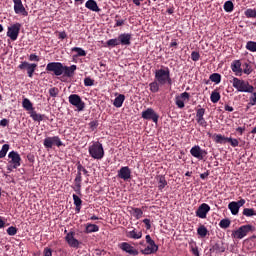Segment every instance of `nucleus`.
<instances>
[{
    "label": "nucleus",
    "mask_w": 256,
    "mask_h": 256,
    "mask_svg": "<svg viewBox=\"0 0 256 256\" xmlns=\"http://www.w3.org/2000/svg\"><path fill=\"white\" fill-rule=\"evenodd\" d=\"M251 97H250V106H255L256 105V92H251Z\"/></svg>",
    "instance_id": "6e6d98bb"
},
{
    "label": "nucleus",
    "mask_w": 256,
    "mask_h": 256,
    "mask_svg": "<svg viewBox=\"0 0 256 256\" xmlns=\"http://www.w3.org/2000/svg\"><path fill=\"white\" fill-rule=\"evenodd\" d=\"M77 66L75 64L71 66H64L63 65V74L64 76L71 78L74 75V72L76 71Z\"/></svg>",
    "instance_id": "412c9836"
},
{
    "label": "nucleus",
    "mask_w": 256,
    "mask_h": 256,
    "mask_svg": "<svg viewBox=\"0 0 256 256\" xmlns=\"http://www.w3.org/2000/svg\"><path fill=\"white\" fill-rule=\"evenodd\" d=\"M12 2L14 4L15 14L17 15L21 14L24 17L28 16V12L25 10L22 0H12Z\"/></svg>",
    "instance_id": "ddd939ff"
},
{
    "label": "nucleus",
    "mask_w": 256,
    "mask_h": 256,
    "mask_svg": "<svg viewBox=\"0 0 256 256\" xmlns=\"http://www.w3.org/2000/svg\"><path fill=\"white\" fill-rule=\"evenodd\" d=\"M74 182H75V186L73 189L78 195H80L81 194V182H82L81 172H77Z\"/></svg>",
    "instance_id": "4be33fe9"
},
{
    "label": "nucleus",
    "mask_w": 256,
    "mask_h": 256,
    "mask_svg": "<svg viewBox=\"0 0 256 256\" xmlns=\"http://www.w3.org/2000/svg\"><path fill=\"white\" fill-rule=\"evenodd\" d=\"M21 29V24L20 23H14L11 26L8 27L7 31V37L11 39V41H16Z\"/></svg>",
    "instance_id": "1a4fd4ad"
},
{
    "label": "nucleus",
    "mask_w": 256,
    "mask_h": 256,
    "mask_svg": "<svg viewBox=\"0 0 256 256\" xmlns=\"http://www.w3.org/2000/svg\"><path fill=\"white\" fill-rule=\"evenodd\" d=\"M176 105L179 109H183L185 107L184 100H182L179 96H176Z\"/></svg>",
    "instance_id": "603ef678"
},
{
    "label": "nucleus",
    "mask_w": 256,
    "mask_h": 256,
    "mask_svg": "<svg viewBox=\"0 0 256 256\" xmlns=\"http://www.w3.org/2000/svg\"><path fill=\"white\" fill-rule=\"evenodd\" d=\"M254 231H255V227H253L252 225H244L240 227L237 231L233 232L232 235L234 238L241 240L244 237H246L249 232H254Z\"/></svg>",
    "instance_id": "423d86ee"
},
{
    "label": "nucleus",
    "mask_w": 256,
    "mask_h": 256,
    "mask_svg": "<svg viewBox=\"0 0 256 256\" xmlns=\"http://www.w3.org/2000/svg\"><path fill=\"white\" fill-rule=\"evenodd\" d=\"M46 71L54 73L55 76H61L63 75V64L61 62H49Z\"/></svg>",
    "instance_id": "0eeeda50"
},
{
    "label": "nucleus",
    "mask_w": 256,
    "mask_h": 256,
    "mask_svg": "<svg viewBox=\"0 0 256 256\" xmlns=\"http://www.w3.org/2000/svg\"><path fill=\"white\" fill-rule=\"evenodd\" d=\"M155 79L162 86L166 84L172 85L169 68L156 70Z\"/></svg>",
    "instance_id": "7ed1b4c3"
},
{
    "label": "nucleus",
    "mask_w": 256,
    "mask_h": 256,
    "mask_svg": "<svg viewBox=\"0 0 256 256\" xmlns=\"http://www.w3.org/2000/svg\"><path fill=\"white\" fill-rule=\"evenodd\" d=\"M131 38L132 35L130 33H122L118 36L119 44L122 46H130Z\"/></svg>",
    "instance_id": "aec40b11"
},
{
    "label": "nucleus",
    "mask_w": 256,
    "mask_h": 256,
    "mask_svg": "<svg viewBox=\"0 0 256 256\" xmlns=\"http://www.w3.org/2000/svg\"><path fill=\"white\" fill-rule=\"evenodd\" d=\"M39 60H40V58H39L38 55H36L35 53L30 54L29 61H31V62H39Z\"/></svg>",
    "instance_id": "052dcab7"
},
{
    "label": "nucleus",
    "mask_w": 256,
    "mask_h": 256,
    "mask_svg": "<svg viewBox=\"0 0 256 256\" xmlns=\"http://www.w3.org/2000/svg\"><path fill=\"white\" fill-rule=\"evenodd\" d=\"M124 101H125V95H124V94H119V95L115 98V100H114V102H113V105H114V107H116V108H121L122 105H123V103H124Z\"/></svg>",
    "instance_id": "a878e982"
},
{
    "label": "nucleus",
    "mask_w": 256,
    "mask_h": 256,
    "mask_svg": "<svg viewBox=\"0 0 256 256\" xmlns=\"http://www.w3.org/2000/svg\"><path fill=\"white\" fill-rule=\"evenodd\" d=\"M37 64L36 63H29L27 61H23L21 62V64H19L18 68L20 70H27V74L29 78L33 77L34 71L36 70Z\"/></svg>",
    "instance_id": "9b49d317"
},
{
    "label": "nucleus",
    "mask_w": 256,
    "mask_h": 256,
    "mask_svg": "<svg viewBox=\"0 0 256 256\" xmlns=\"http://www.w3.org/2000/svg\"><path fill=\"white\" fill-rule=\"evenodd\" d=\"M231 225V220H229V218H224L223 220H221V222L219 223V226L222 229H227L229 228Z\"/></svg>",
    "instance_id": "ea45409f"
},
{
    "label": "nucleus",
    "mask_w": 256,
    "mask_h": 256,
    "mask_svg": "<svg viewBox=\"0 0 256 256\" xmlns=\"http://www.w3.org/2000/svg\"><path fill=\"white\" fill-rule=\"evenodd\" d=\"M143 223L146 225L147 230L151 229V222H150L149 218H145L143 220Z\"/></svg>",
    "instance_id": "0e129e2a"
},
{
    "label": "nucleus",
    "mask_w": 256,
    "mask_h": 256,
    "mask_svg": "<svg viewBox=\"0 0 256 256\" xmlns=\"http://www.w3.org/2000/svg\"><path fill=\"white\" fill-rule=\"evenodd\" d=\"M65 241L71 248H75V249H78L81 244L77 239H75L74 232H69L65 237Z\"/></svg>",
    "instance_id": "4468645a"
},
{
    "label": "nucleus",
    "mask_w": 256,
    "mask_h": 256,
    "mask_svg": "<svg viewBox=\"0 0 256 256\" xmlns=\"http://www.w3.org/2000/svg\"><path fill=\"white\" fill-rule=\"evenodd\" d=\"M8 166L7 170L12 171L13 169H17L21 165V158L17 151H10L8 154Z\"/></svg>",
    "instance_id": "20e7f679"
},
{
    "label": "nucleus",
    "mask_w": 256,
    "mask_h": 256,
    "mask_svg": "<svg viewBox=\"0 0 256 256\" xmlns=\"http://www.w3.org/2000/svg\"><path fill=\"white\" fill-rule=\"evenodd\" d=\"M9 150V144H3L0 150V159H3Z\"/></svg>",
    "instance_id": "c03bdc74"
},
{
    "label": "nucleus",
    "mask_w": 256,
    "mask_h": 256,
    "mask_svg": "<svg viewBox=\"0 0 256 256\" xmlns=\"http://www.w3.org/2000/svg\"><path fill=\"white\" fill-rule=\"evenodd\" d=\"M85 7L92 12L99 13L101 11V9L98 7L97 2L95 0H88L85 3Z\"/></svg>",
    "instance_id": "5701e85b"
},
{
    "label": "nucleus",
    "mask_w": 256,
    "mask_h": 256,
    "mask_svg": "<svg viewBox=\"0 0 256 256\" xmlns=\"http://www.w3.org/2000/svg\"><path fill=\"white\" fill-rule=\"evenodd\" d=\"M71 51L77 53L76 57H85L86 56V51L81 47H73L71 49Z\"/></svg>",
    "instance_id": "72a5a7b5"
},
{
    "label": "nucleus",
    "mask_w": 256,
    "mask_h": 256,
    "mask_svg": "<svg viewBox=\"0 0 256 256\" xmlns=\"http://www.w3.org/2000/svg\"><path fill=\"white\" fill-rule=\"evenodd\" d=\"M7 234H8L9 236H14V235L17 234V229H16L15 227H9V228L7 229Z\"/></svg>",
    "instance_id": "bf43d9fd"
},
{
    "label": "nucleus",
    "mask_w": 256,
    "mask_h": 256,
    "mask_svg": "<svg viewBox=\"0 0 256 256\" xmlns=\"http://www.w3.org/2000/svg\"><path fill=\"white\" fill-rule=\"evenodd\" d=\"M210 80L216 84L221 82V75L219 73H213L210 75Z\"/></svg>",
    "instance_id": "79ce46f5"
},
{
    "label": "nucleus",
    "mask_w": 256,
    "mask_h": 256,
    "mask_svg": "<svg viewBox=\"0 0 256 256\" xmlns=\"http://www.w3.org/2000/svg\"><path fill=\"white\" fill-rule=\"evenodd\" d=\"M228 143L231 144L232 147H238L239 146V141L237 138H232V137H228Z\"/></svg>",
    "instance_id": "09e8293b"
},
{
    "label": "nucleus",
    "mask_w": 256,
    "mask_h": 256,
    "mask_svg": "<svg viewBox=\"0 0 256 256\" xmlns=\"http://www.w3.org/2000/svg\"><path fill=\"white\" fill-rule=\"evenodd\" d=\"M243 67H244L243 69L244 74L250 75L253 72V69L249 63H245Z\"/></svg>",
    "instance_id": "49530a36"
},
{
    "label": "nucleus",
    "mask_w": 256,
    "mask_h": 256,
    "mask_svg": "<svg viewBox=\"0 0 256 256\" xmlns=\"http://www.w3.org/2000/svg\"><path fill=\"white\" fill-rule=\"evenodd\" d=\"M191 252L194 256H200V253H199V249L198 247L195 245H191Z\"/></svg>",
    "instance_id": "13d9d810"
},
{
    "label": "nucleus",
    "mask_w": 256,
    "mask_h": 256,
    "mask_svg": "<svg viewBox=\"0 0 256 256\" xmlns=\"http://www.w3.org/2000/svg\"><path fill=\"white\" fill-rule=\"evenodd\" d=\"M124 24H125V20L124 19H116L115 27H121Z\"/></svg>",
    "instance_id": "e2e57ef3"
},
{
    "label": "nucleus",
    "mask_w": 256,
    "mask_h": 256,
    "mask_svg": "<svg viewBox=\"0 0 256 256\" xmlns=\"http://www.w3.org/2000/svg\"><path fill=\"white\" fill-rule=\"evenodd\" d=\"M142 118L144 120H152L154 123H158L159 115L154 111L153 108H147L142 111Z\"/></svg>",
    "instance_id": "f8f14e48"
},
{
    "label": "nucleus",
    "mask_w": 256,
    "mask_h": 256,
    "mask_svg": "<svg viewBox=\"0 0 256 256\" xmlns=\"http://www.w3.org/2000/svg\"><path fill=\"white\" fill-rule=\"evenodd\" d=\"M246 49L252 53L256 52V41H248L246 44Z\"/></svg>",
    "instance_id": "e433bc0d"
},
{
    "label": "nucleus",
    "mask_w": 256,
    "mask_h": 256,
    "mask_svg": "<svg viewBox=\"0 0 256 256\" xmlns=\"http://www.w3.org/2000/svg\"><path fill=\"white\" fill-rule=\"evenodd\" d=\"M178 97L185 101L190 99V94L188 92H183Z\"/></svg>",
    "instance_id": "680f3d73"
},
{
    "label": "nucleus",
    "mask_w": 256,
    "mask_h": 256,
    "mask_svg": "<svg viewBox=\"0 0 256 256\" xmlns=\"http://www.w3.org/2000/svg\"><path fill=\"white\" fill-rule=\"evenodd\" d=\"M88 151L91 158L95 160H101L105 155L103 145L99 141H93L92 144L89 146Z\"/></svg>",
    "instance_id": "f257e3e1"
},
{
    "label": "nucleus",
    "mask_w": 256,
    "mask_h": 256,
    "mask_svg": "<svg viewBox=\"0 0 256 256\" xmlns=\"http://www.w3.org/2000/svg\"><path fill=\"white\" fill-rule=\"evenodd\" d=\"M146 242L149 245H156L155 242L151 239L150 235L146 236Z\"/></svg>",
    "instance_id": "338daca9"
},
{
    "label": "nucleus",
    "mask_w": 256,
    "mask_h": 256,
    "mask_svg": "<svg viewBox=\"0 0 256 256\" xmlns=\"http://www.w3.org/2000/svg\"><path fill=\"white\" fill-rule=\"evenodd\" d=\"M69 103L77 108L78 112H82L85 108V102L81 99L78 94H71L68 97Z\"/></svg>",
    "instance_id": "39448f33"
},
{
    "label": "nucleus",
    "mask_w": 256,
    "mask_h": 256,
    "mask_svg": "<svg viewBox=\"0 0 256 256\" xmlns=\"http://www.w3.org/2000/svg\"><path fill=\"white\" fill-rule=\"evenodd\" d=\"M241 67H242V62L239 59L238 60H234L231 63V69L235 73L236 76H242L243 69Z\"/></svg>",
    "instance_id": "6ab92c4d"
},
{
    "label": "nucleus",
    "mask_w": 256,
    "mask_h": 256,
    "mask_svg": "<svg viewBox=\"0 0 256 256\" xmlns=\"http://www.w3.org/2000/svg\"><path fill=\"white\" fill-rule=\"evenodd\" d=\"M99 231V227L97 225L94 224H88L86 226V233L90 234V233H95Z\"/></svg>",
    "instance_id": "4c0bfd02"
},
{
    "label": "nucleus",
    "mask_w": 256,
    "mask_h": 256,
    "mask_svg": "<svg viewBox=\"0 0 256 256\" xmlns=\"http://www.w3.org/2000/svg\"><path fill=\"white\" fill-rule=\"evenodd\" d=\"M210 99H211V102H212V103L216 104V103H218V102L220 101L221 95H220V93H219L217 90H214V91L211 93Z\"/></svg>",
    "instance_id": "473e14b6"
},
{
    "label": "nucleus",
    "mask_w": 256,
    "mask_h": 256,
    "mask_svg": "<svg viewBox=\"0 0 256 256\" xmlns=\"http://www.w3.org/2000/svg\"><path fill=\"white\" fill-rule=\"evenodd\" d=\"M126 236L130 239L138 240L142 238V232H136L134 229L133 231L127 232Z\"/></svg>",
    "instance_id": "cd10ccee"
},
{
    "label": "nucleus",
    "mask_w": 256,
    "mask_h": 256,
    "mask_svg": "<svg viewBox=\"0 0 256 256\" xmlns=\"http://www.w3.org/2000/svg\"><path fill=\"white\" fill-rule=\"evenodd\" d=\"M233 87L241 93H253L255 88L248 81L239 79L237 77L233 78Z\"/></svg>",
    "instance_id": "f03ea898"
},
{
    "label": "nucleus",
    "mask_w": 256,
    "mask_h": 256,
    "mask_svg": "<svg viewBox=\"0 0 256 256\" xmlns=\"http://www.w3.org/2000/svg\"><path fill=\"white\" fill-rule=\"evenodd\" d=\"M120 45V42H119V38H113V39H109L107 41V46L108 47H116V46H119Z\"/></svg>",
    "instance_id": "37998d69"
},
{
    "label": "nucleus",
    "mask_w": 256,
    "mask_h": 256,
    "mask_svg": "<svg viewBox=\"0 0 256 256\" xmlns=\"http://www.w3.org/2000/svg\"><path fill=\"white\" fill-rule=\"evenodd\" d=\"M228 208H229V210L231 211V213L233 215H238L240 208H239V206L237 205L236 202H230Z\"/></svg>",
    "instance_id": "2f4dec72"
},
{
    "label": "nucleus",
    "mask_w": 256,
    "mask_h": 256,
    "mask_svg": "<svg viewBox=\"0 0 256 256\" xmlns=\"http://www.w3.org/2000/svg\"><path fill=\"white\" fill-rule=\"evenodd\" d=\"M229 137H226L222 134H214V141L217 144H225L228 142Z\"/></svg>",
    "instance_id": "bb28decb"
},
{
    "label": "nucleus",
    "mask_w": 256,
    "mask_h": 256,
    "mask_svg": "<svg viewBox=\"0 0 256 256\" xmlns=\"http://www.w3.org/2000/svg\"><path fill=\"white\" fill-rule=\"evenodd\" d=\"M117 177L124 181L130 180L131 179V170H130L129 166H122V168H120V170H118Z\"/></svg>",
    "instance_id": "2eb2a0df"
},
{
    "label": "nucleus",
    "mask_w": 256,
    "mask_h": 256,
    "mask_svg": "<svg viewBox=\"0 0 256 256\" xmlns=\"http://www.w3.org/2000/svg\"><path fill=\"white\" fill-rule=\"evenodd\" d=\"M197 233L201 238H205L208 234V230L204 225H202L198 228Z\"/></svg>",
    "instance_id": "58836bf2"
},
{
    "label": "nucleus",
    "mask_w": 256,
    "mask_h": 256,
    "mask_svg": "<svg viewBox=\"0 0 256 256\" xmlns=\"http://www.w3.org/2000/svg\"><path fill=\"white\" fill-rule=\"evenodd\" d=\"M159 247L156 244L149 245L144 250H141V253L144 255L155 254L158 251Z\"/></svg>",
    "instance_id": "393cba45"
},
{
    "label": "nucleus",
    "mask_w": 256,
    "mask_h": 256,
    "mask_svg": "<svg viewBox=\"0 0 256 256\" xmlns=\"http://www.w3.org/2000/svg\"><path fill=\"white\" fill-rule=\"evenodd\" d=\"M49 94H50V97L56 98L57 95L59 94V89L57 87H52L49 89Z\"/></svg>",
    "instance_id": "de8ad7c7"
},
{
    "label": "nucleus",
    "mask_w": 256,
    "mask_h": 256,
    "mask_svg": "<svg viewBox=\"0 0 256 256\" xmlns=\"http://www.w3.org/2000/svg\"><path fill=\"white\" fill-rule=\"evenodd\" d=\"M44 256H52V250L50 248H45Z\"/></svg>",
    "instance_id": "774afa93"
},
{
    "label": "nucleus",
    "mask_w": 256,
    "mask_h": 256,
    "mask_svg": "<svg viewBox=\"0 0 256 256\" xmlns=\"http://www.w3.org/2000/svg\"><path fill=\"white\" fill-rule=\"evenodd\" d=\"M133 211H134V216H135L137 219L142 218L143 211L141 210V208H133Z\"/></svg>",
    "instance_id": "8fccbe9b"
},
{
    "label": "nucleus",
    "mask_w": 256,
    "mask_h": 256,
    "mask_svg": "<svg viewBox=\"0 0 256 256\" xmlns=\"http://www.w3.org/2000/svg\"><path fill=\"white\" fill-rule=\"evenodd\" d=\"M226 250L224 244L222 242H218L215 245H213L210 249L211 253L221 254L224 253Z\"/></svg>",
    "instance_id": "b1692460"
},
{
    "label": "nucleus",
    "mask_w": 256,
    "mask_h": 256,
    "mask_svg": "<svg viewBox=\"0 0 256 256\" xmlns=\"http://www.w3.org/2000/svg\"><path fill=\"white\" fill-rule=\"evenodd\" d=\"M210 210L211 208L209 204H201V206H199L198 210L196 211V216L201 219H206L207 214L210 212Z\"/></svg>",
    "instance_id": "dca6fc26"
},
{
    "label": "nucleus",
    "mask_w": 256,
    "mask_h": 256,
    "mask_svg": "<svg viewBox=\"0 0 256 256\" xmlns=\"http://www.w3.org/2000/svg\"><path fill=\"white\" fill-rule=\"evenodd\" d=\"M224 10H225V12H227V13L233 12V10H234V4H233V2H232L231 0H228V1L225 2V4H224Z\"/></svg>",
    "instance_id": "f704fd0d"
},
{
    "label": "nucleus",
    "mask_w": 256,
    "mask_h": 256,
    "mask_svg": "<svg viewBox=\"0 0 256 256\" xmlns=\"http://www.w3.org/2000/svg\"><path fill=\"white\" fill-rule=\"evenodd\" d=\"M30 117L35 122H41V121H43L44 115L37 113L35 110H32V111H30Z\"/></svg>",
    "instance_id": "c756f323"
},
{
    "label": "nucleus",
    "mask_w": 256,
    "mask_h": 256,
    "mask_svg": "<svg viewBox=\"0 0 256 256\" xmlns=\"http://www.w3.org/2000/svg\"><path fill=\"white\" fill-rule=\"evenodd\" d=\"M246 16L248 18H256V10L255 9H247Z\"/></svg>",
    "instance_id": "3c124183"
},
{
    "label": "nucleus",
    "mask_w": 256,
    "mask_h": 256,
    "mask_svg": "<svg viewBox=\"0 0 256 256\" xmlns=\"http://www.w3.org/2000/svg\"><path fill=\"white\" fill-rule=\"evenodd\" d=\"M84 85L86 87H92V86H94V80L92 78H90V77H86L84 79Z\"/></svg>",
    "instance_id": "864d4df0"
},
{
    "label": "nucleus",
    "mask_w": 256,
    "mask_h": 256,
    "mask_svg": "<svg viewBox=\"0 0 256 256\" xmlns=\"http://www.w3.org/2000/svg\"><path fill=\"white\" fill-rule=\"evenodd\" d=\"M158 181H159L158 188H159V190L162 191L165 188V186L167 185V181L165 180L164 176H158Z\"/></svg>",
    "instance_id": "a19ab883"
},
{
    "label": "nucleus",
    "mask_w": 256,
    "mask_h": 256,
    "mask_svg": "<svg viewBox=\"0 0 256 256\" xmlns=\"http://www.w3.org/2000/svg\"><path fill=\"white\" fill-rule=\"evenodd\" d=\"M238 208L240 209L241 207H243L246 203V200H244V198H242L241 200H238L237 202Z\"/></svg>",
    "instance_id": "69168bd1"
},
{
    "label": "nucleus",
    "mask_w": 256,
    "mask_h": 256,
    "mask_svg": "<svg viewBox=\"0 0 256 256\" xmlns=\"http://www.w3.org/2000/svg\"><path fill=\"white\" fill-rule=\"evenodd\" d=\"M190 154L199 161H202L207 156L208 152L207 150L202 149L200 145H195L191 148Z\"/></svg>",
    "instance_id": "9d476101"
},
{
    "label": "nucleus",
    "mask_w": 256,
    "mask_h": 256,
    "mask_svg": "<svg viewBox=\"0 0 256 256\" xmlns=\"http://www.w3.org/2000/svg\"><path fill=\"white\" fill-rule=\"evenodd\" d=\"M43 145L45 148L51 149L54 145H56L57 147H61L63 146V143L59 138V136H52V137L49 136L44 139Z\"/></svg>",
    "instance_id": "6e6552de"
},
{
    "label": "nucleus",
    "mask_w": 256,
    "mask_h": 256,
    "mask_svg": "<svg viewBox=\"0 0 256 256\" xmlns=\"http://www.w3.org/2000/svg\"><path fill=\"white\" fill-rule=\"evenodd\" d=\"M243 215L246 217L256 216V210L254 208H244Z\"/></svg>",
    "instance_id": "c9c22d12"
},
{
    "label": "nucleus",
    "mask_w": 256,
    "mask_h": 256,
    "mask_svg": "<svg viewBox=\"0 0 256 256\" xmlns=\"http://www.w3.org/2000/svg\"><path fill=\"white\" fill-rule=\"evenodd\" d=\"M74 205L76 206V211L79 213L82 205V200L77 196V194H73Z\"/></svg>",
    "instance_id": "7c9ffc66"
},
{
    "label": "nucleus",
    "mask_w": 256,
    "mask_h": 256,
    "mask_svg": "<svg viewBox=\"0 0 256 256\" xmlns=\"http://www.w3.org/2000/svg\"><path fill=\"white\" fill-rule=\"evenodd\" d=\"M205 108H199L196 113V121L201 126L206 128L208 126L207 121L204 118Z\"/></svg>",
    "instance_id": "f3484780"
},
{
    "label": "nucleus",
    "mask_w": 256,
    "mask_h": 256,
    "mask_svg": "<svg viewBox=\"0 0 256 256\" xmlns=\"http://www.w3.org/2000/svg\"><path fill=\"white\" fill-rule=\"evenodd\" d=\"M22 106L26 111H31L32 112L34 110L33 104L28 98H24L22 100Z\"/></svg>",
    "instance_id": "c85d7f7f"
},
{
    "label": "nucleus",
    "mask_w": 256,
    "mask_h": 256,
    "mask_svg": "<svg viewBox=\"0 0 256 256\" xmlns=\"http://www.w3.org/2000/svg\"><path fill=\"white\" fill-rule=\"evenodd\" d=\"M191 59H192L194 62L199 61V59H200V54H199V52L193 51V52L191 53Z\"/></svg>",
    "instance_id": "4d7b16f0"
},
{
    "label": "nucleus",
    "mask_w": 256,
    "mask_h": 256,
    "mask_svg": "<svg viewBox=\"0 0 256 256\" xmlns=\"http://www.w3.org/2000/svg\"><path fill=\"white\" fill-rule=\"evenodd\" d=\"M119 248H120L122 251H124V252H126V253H128V254H130V255H133V256H137V255L139 254L138 251H137L136 249H134L133 246H131L130 244H128V243H126V242L121 243V244L119 245Z\"/></svg>",
    "instance_id": "a211bd4d"
},
{
    "label": "nucleus",
    "mask_w": 256,
    "mask_h": 256,
    "mask_svg": "<svg viewBox=\"0 0 256 256\" xmlns=\"http://www.w3.org/2000/svg\"><path fill=\"white\" fill-rule=\"evenodd\" d=\"M99 122L98 120H92L91 122H89V127L92 131L96 130V128L98 127Z\"/></svg>",
    "instance_id": "5fc2aeb1"
},
{
    "label": "nucleus",
    "mask_w": 256,
    "mask_h": 256,
    "mask_svg": "<svg viewBox=\"0 0 256 256\" xmlns=\"http://www.w3.org/2000/svg\"><path fill=\"white\" fill-rule=\"evenodd\" d=\"M150 90L152 93H157L159 91V84L158 82L154 81L150 83Z\"/></svg>",
    "instance_id": "a18cd8bd"
}]
</instances>
